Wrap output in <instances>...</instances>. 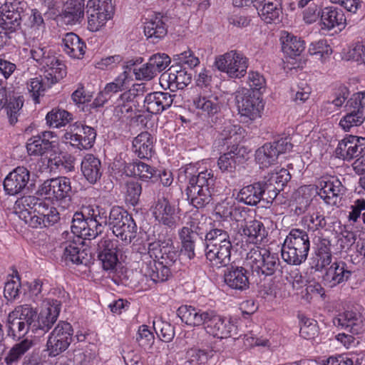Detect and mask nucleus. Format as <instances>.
<instances>
[{
	"instance_id": "1",
	"label": "nucleus",
	"mask_w": 365,
	"mask_h": 365,
	"mask_svg": "<svg viewBox=\"0 0 365 365\" xmlns=\"http://www.w3.org/2000/svg\"><path fill=\"white\" fill-rule=\"evenodd\" d=\"M187 182L185 194L190 204L200 209L205 207L212 200L215 178L212 170L197 172L194 167H186L180 173L179 178H183Z\"/></svg>"
},
{
	"instance_id": "2",
	"label": "nucleus",
	"mask_w": 365,
	"mask_h": 365,
	"mask_svg": "<svg viewBox=\"0 0 365 365\" xmlns=\"http://www.w3.org/2000/svg\"><path fill=\"white\" fill-rule=\"evenodd\" d=\"M11 317L9 313L7 319V334L14 339H18V341L5 354L4 361L6 365H16L34 346V342L28 338L20 340L31 329L24 322Z\"/></svg>"
},
{
	"instance_id": "3",
	"label": "nucleus",
	"mask_w": 365,
	"mask_h": 365,
	"mask_svg": "<svg viewBox=\"0 0 365 365\" xmlns=\"http://www.w3.org/2000/svg\"><path fill=\"white\" fill-rule=\"evenodd\" d=\"M310 240L304 230L292 228L287 235L281 252L284 262L291 265H300L308 257Z\"/></svg>"
},
{
	"instance_id": "4",
	"label": "nucleus",
	"mask_w": 365,
	"mask_h": 365,
	"mask_svg": "<svg viewBox=\"0 0 365 365\" xmlns=\"http://www.w3.org/2000/svg\"><path fill=\"white\" fill-rule=\"evenodd\" d=\"M108 227L113 235L125 244L130 243L137 235L138 227L133 217L123 208L115 206L108 215Z\"/></svg>"
},
{
	"instance_id": "5",
	"label": "nucleus",
	"mask_w": 365,
	"mask_h": 365,
	"mask_svg": "<svg viewBox=\"0 0 365 365\" xmlns=\"http://www.w3.org/2000/svg\"><path fill=\"white\" fill-rule=\"evenodd\" d=\"M247 259L252 271L259 276L273 275L280 264L279 257L276 253H272L269 250L259 247L250 250L247 255Z\"/></svg>"
},
{
	"instance_id": "6",
	"label": "nucleus",
	"mask_w": 365,
	"mask_h": 365,
	"mask_svg": "<svg viewBox=\"0 0 365 365\" xmlns=\"http://www.w3.org/2000/svg\"><path fill=\"white\" fill-rule=\"evenodd\" d=\"M215 66L232 78H240L247 73L248 58L240 51L232 50L216 58Z\"/></svg>"
},
{
	"instance_id": "7",
	"label": "nucleus",
	"mask_w": 365,
	"mask_h": 365,
	"mask_svg": "<svg viewBox=\"0 0 365 365\" xmlns=\"http://www.w3.org/2000/svg\"><path fill=\"white\" fill-rule=\"evenodd\" d=\"M96 138V131L93 128L76 122L67 128L63 141L78 149L88 150L93 147Z\"/></svg>"
},
{
	"instance_id": "8",
	"label": "nucleus",
	"mask_w": 365,
	"mask_h": 365,
	"mask_svg": "<svg viewBox=\"0 0 365 365\" xmlns=\"http://www.w3.org/2000/svg\"><path fill=\"white\" fill-rule=\"evenodd\" d=\"M62 236L67 240L63 244L65 260L77 265L88 266L91 262L92 255L90 249L86 247L83 239L71 237L67 231L63 232Z\"/></svg>"
},
{
	"instance_id": "9",
	"label": "nucleus",
	"mask_w": 365,
	"mask_h": 365,
	"mask_svg": "<svg viewBox=\"0 0 365 365\" xmlns=\"http://www.w3.org/2000/svg\"><path fill=\"white\" fill-rule=\"evenodd\" d=\"M59 219V213L56 208L49 206L42 199H40L36 207H34L32 216L29 212H23V220L33 228L52 226Z\"/></svg>"
},
{
	"instance_id": "10",
	"label": "nucleus",
	"mask_w": 365,
	"mask_h": 365,
	"mask_svg": "<svg viewBox=\"0 0 365 365\" xmlns=\"http://www.w3.org/2000/svg\"><path fill=\"white\" fill-rule=\"evenodd\" d=\"M61 309V302L56 299H46L43 302V308L40 313L37 314L34 334L38 336L48 332L53 326L59 316Z\"/></svg>"
},
{
	"instance_id": "11",
	"label": "nucleus",
	"mask_w": 365,
	"mask_h": 365,
	"mask_svg": "<svg viewBox=\"0 0 365 365\" xmlns=\"http://www.w3.org/2000/svg\"><path fill=\"white\" fill-rule=\"evenodd\" d=\"M73 329L70 323L58 322L49 335L47 349L50 356H56L66 351L73 340Z\"/></svg>"
},
{
	"instance_id": "12",
	"label": "nucleus",
	"mask_w": 365,
	"mask_h": 365,
	"mask_svg": "<svg viewBox=\"0 0 365 365\" xmlns=\"http://www.w3.org/2000/svg\"><path fill=\"white\" fill-rule=\"evenodd\" d=\"M204 224L197 222L193 219L190 222V227H182L178 232L179 239L181 243L180 252L190 260L196 256L195 236H198L203 242L205 235L207 230H205Z\"/></svg>"
},
{
	"instance_id": "13",
	"label": "nucleus",
	"mask_w": 365,
	"mask_h": 365,
	"mask_svg": "<svg viewBox=\"0 0 365 365\" xmlns=\"http://www.w3.org/2000/svg\"><path fill=\"white\" fill-rule=\"evenodd\" d=\"M143 252L149 253L151 257L171 267L178 260L179 252L174 246L171 238L150 242L148 248L143 247Z\"/></svg>"
},
{
	"instance_id": "14",
	"label": "nucleus",
	"mask_w": 365,
	"mask_h": 365,
	"mask_svg": "<svg viewBox=\"0 0 365 365\" xmlns=\"http://www.w3.org/2000/svg\"><path fill=\"white\" fill-rule=\"evenodd\" d=\"M204 329L207 334L214 337L227 339L236 334L237 327L230 319L210 309Z\"/></svg>"
},
{
	"instance_id": "15",
	"label": "nucleus",
	"mask_w": 365,
	"mask_h": 365,
	"mask_svg": "<svg viewBox=\"0 0 365 365\" xmlns=\"http://www.w3.org/2000/svg\"><path fill=\"white\" fill-rule=\"evenodd\" d=\"M58 147V137L52 131H43L31 137L26 143L30 155L42 156L49 152H56Z\"/></svg>"
},
{
	"instance_id": "16",
	"label": "nucleus",
	"mask_w": 365,
	"mask_h": 365,
	"mask_svg": "<svg viewBox=\"0 0 365 365\" xmlns=\"http://www.w3.org/2000/svg\"><path fill=\"white\" fill-rule=\"evenodd\" d=\"M141 272L155 283L167 281L171 276L170 267L151 257L149 253L140 252Z\"/></svg>"
},
{
	"instance_id": "17",
	"label": "nucleus",
	"mask_w": 365,
	"mask_h": 365,
	"mask_svg": "<svg viewBox=\"0 0 365 365\" xmlns=\"http://www.w3.org/2000/svg\"><path fill=\"white\" fill-rule=\"evenodd\" d=\"M192 103L198 113L205 118H212L221 111L223 106L221 97L211 91L204 90L193 98Z\"/></svg>"
},
{
	"instance_id": "18",
	"label": "nucleus",
	"mask_w": 365,
	"mask_h": 365,
	"mask_svg": "<svg viewBox=\"0 0 365 365\" xmlns=\"http://www.w3.org/2000/svg\"><path fill=\"white\" fill-rule=\"evenodd\" d=\"M29 170L23 166H19L10 172L4 180V189L9 195L26 193L29 191Z\"/></svg>"
},
{
	"instance_id": "19",
	"label": "nucleus",
	"mask_w": 365,
	"mask_h": 365,
	"mask_svg": "<svg viewBox=\"0 0 365 365\" xmlns=\"http://www.w3.org/2000/svg\"><path fill=\"white\" fill-rule=\"evenodd\" d=\"M365 152V138L346 135L339 142L335 153L337 158L346 161L358 159Z\"/></svg>"
},
{
	"instance_id": "20",
	"label": "nucleus",
	"mask_w": 365,
	"mask_h": 365,
	"mask_svg": "<svg viewBox=\"0 0 365 365\" xmlns=\"http://www.w3.org/2000/svg\"><path fill=\"white\" fill-rule=\"evenodd\" d=\"M237 98L238 110L241 115L252 120L260 116L264 104L259 93H255L250 91H245L242 96H237Z\"/></svg>"
},
{
	"instance_id": "21",
	"label": "nucleus",
	"mask_w": 365,
	"mask_h": 365,
	"mask_svg": "<svg viewBox=\"0 0 365 365\" xmlns=\"http://www.w3.org/2000/svg\"><path fill=\"white\" fill-rule=\"evenodd\" d=\"M145 92V86L142 83H136L121 93L114 108L115 115L120 118L121 115L133 113V107L138 103V98L143 96Z\"/></svg>"
},
{
	"instance_id": "22",
	"label": "nucleus",
	"mask_w": 365,
	"mask_h": 365,
	"mask_svg": "<svg viewBox=\"0 0 365 365\" xmlns=\"http://www.w3.org/2000/svg\"><path fill=\"white\" fill-rule=\"evenodd\" d=\"M39 191L41 195L56 198L58 200L70 199L73 192L71 180L66 177H59L46 180L41 185Z\"/></svg>"
},
{
	"instance_id": "23",
	"label": "nucleus",
	"mask_w": 365,
	"mask_h": 365,
	"mask_svg": "<svg viewBox=\"0 0 365 365\" xmlns=\"http://www.w3.org/2000/svg\"><path fill=\"white\" fill-rule=\"evenodd\" d=\"M192 76V73L187 70V67L173 64L162 75V80H165L168 88L174 92L187 87L191 83Z\"/></svg>"
},
{
	"instance_id": "24",
	"label": "nucleus",
	"mask_w": 365,
	"mask_h": 365,
	"mask_svg": "<svg viewBox=\"0 0 365 365\" xmlns=\"http://www.w3.org/2000/svg\"><path fill=\"white\" fill-rule=\"evenodd\" d=\"M153 215L160 223L171 229L176 227L180 218L175 205L165 197L158 200L153 206Z\"/></svg>"
},
{
	"instance_id": "25",
	"label": "nucleus",
	"mask_w": 365,
	"mask_h": 365,
	"mask_svg": "<svg viewBox=\"0 0 365 365\" xmlns=\"http://www.w3.org/2000/svg\"><path fill=\"white\" fill-rule=\"evenodd\" d=\"M175 97L168 92H152L145 96L143 107L149 113L159 115L171 107Z\"/></svg>"
},
{
	"instance_id": "26",
	"label": "nucleus",
	"mask_w": 365,
	"mask_h": 365,
	"mask_svg": "<svg viewBox=\"0 0 365 365\" xmlns=\"http://www.w3.org/2000/svg\"><path fill=\"white\" fill-rule=\"evenodd\" d=\"M322 276L323 282L330 287L342 284L349 279L352 272L342 260L335 261L329 264Z\"/></svg>"
},
{
	"instance_id": "27",
	"label": "nucleus",
	"mask_w": 365,
	"mask_h": 365,
	"mask_svg": "<svg viewBox=\"0 0 365 365\" xmlns=\"http://www.w3.org/2000/svg\"><path fill=\"white\" fill-rule=\"evenodd\" d=\"M167 19L160 13L155 14L144 23V33L153 44L158 43L168 34Z\"/></svg>"
},
{
	"instance_id": "28",
	"label": "nucleus",
	"mask_w": 365,
	"mask_h": 365,
	"mask_svg": "<svg viewBox=\"0 0 365 365\" xmlns=\"http://www.w3.org/2000/svg\"><path fill=\"white\" fill-rule=\"evenodd\" d=\"M248 271L243 267L231 264L224 273V282L231 289L244 291L249 288Z\"/></svg>"
},
{
	"instance_id": "29",
	"label": "nucleus",
	"mask_w": 365,
	"mask_h": 365,
	"mask_svg": "<svg viewBox=\"0 0 365 365\" xmlns=\"http://www.w3.org/2000/svg\"><path fill=\"white\" fill-rule=\"evenodd\" d=\"M333 323L338 327L348 329L352 334H359L365 327V321L361 314L354 311H345L339 314L333 319Z\"/></svg>"
},
{
	"instance_id": "30",
	"label": "nucleus",
	"mask_w": 365,
	"mask_h": 365,
	"mask_svg": "<svg viewBox=\"0 0 365 365\" xmlns=\"http://www.w3.org/2000/svg\"><path fill=\"white\" fill-rule=\"evenodd\" d=\"M19 3H6L1 6L0 12L1 16L0 17V27L2 29H6L10 33L16 31L21 25V12L19 11Z\"/></svg>"
},
{
	"instance_id": "31",
	"label": "nucleus",
	"mask_w": 365,
	"mask_h": 365,
	"mask_svg": "<svg viewBox=\"0 0 365 365\" xmlns=\"http://www.w3.org/2000/svg\"><path fill=\"white\" fill-rule=\"evenodd\" d=\"M331 242L326 238L319 239L314 255L311 258L312 269L322 272L331 263Z\"/></svg>"
},
{
	"instance_id": "32",
	"label": "nucleus",
	"mask_w": 365,
	"mask_h": 365,
	"mask_svg": "<svg viewBox=\"0 0 365 365\" xmlns=\"http://www.w3.org/2000/svg\"><path fill=\"white\" fill-rule=\"evenodd\" d=\"M202 245V248L197 247V252L217 249L220 246H232L228 232L220 228H212L206 232Z\"/></svg>"
},
{
	"instance_id": "33",
	"label": "nucleus",
	"mask_w": 365,
	"mask_h": 365,
	"mask_svg": "<svg viewBox=\"0 0 365 365\" xmlns=\"http://www.w3.org/2000/svg\"><path fill=\"white\" fill-rule=\"evenodd\" d=\"M240 235L247 238V241L252 244L261 243L267 235L264 224L257 220L245 221L239 227Z\"/></svg>"
},
{
	"instance_id": "34",
	"label": "nucleus",
	"mask_w": 365,
	"mask_h": 365,
	"mask_svg": "<svg viewBox=\"0 0 365 365\" xmlns=\"http://www.w3.org/2000/svg\"><path fill=\"white\" fill-rule=\"evenodd\" d=\"M262 21L267 24L279 22L282 17V0H265L255 5Z\"/></svg>"
},
{
	"instance_id": "35",
	"label": "nucleus",
	"mask_w": 365,
	"mask_h": 365,
	"mask_svg": "<svg viewBox=\"0 0 365 365\" xmlns=\"http://www.w3.org/2000/svg\"><path fill=\"white\" fill-rule=\"evenodd\" d=\"M81 170L86 180L94 185L100 180L103 170L98 158L93 154H87L81 161Z\"/></svg>"
},
{
	"instance_id": "36",
	"label": "nucleus",
	"mask_w": 365,
	"mask_h": 365,
	"mask_svg": "<svg viewBox=\"0 0 365 365\" xmlns=\"http://www.w3.org/2000/svg\"><path fill=\"white\" fill-rule=\"evenodd\" d=\"M322 29L330 31L336 27L341 30L346 25V17L343 11L338 7L324 8L321 14Z\"/></svg>"
},
{
	"instance_id": "37",
	"label": "nucleus",
	"mask_w": 365,
	"mask_h": 365,
	"mask_svg": "<svg viewBox=\"0 0 365 365\" xmlns=\"http://www.w3.org/2000/svg\"><path fill=\"white\" fill-rule=\"evenodd\" d=\"M209 310H202L190 305H182L177 310L178 316L186 324L198 327L205 326Z\"/></svg>"
},
{
	"instance_id": "38",
	"label": "nucleus",
	"mask_w": 365,
	"mask_h": 365,
	"mask_svg": "<svg viewBox=\"0 0 365 365\" xmlns=\"http://www.w3.org/2000/svg\"><path fill=\"white\" fill-rule=\"evenodd\" d=\"M320 185L318 194L329 205H336L337 198H341L345 192V187L338 179L322 180Z\"/></svg>"
},
{
	"instance_id": "39",
	"label": "nucleus",
	"mask_w": 365,
	"mask_h": 365,
	"mask_svg": "<svg viewBox=\"0 0 365 365\" xmlns=\"http://www.w3.org/2000/svg\"><path fill=\"white\" fill-rule=\"evenodd\" d=\"M24 100L21 96L7 98V93L5 88H0V108L5 107L9 122L11 125H14L18 121V117L20 115V110L23 106Z\"/></svg>"
},
{
	"instance_id": "40",
	"label": "nucleus",
	"mask_w": 365,
	"mask_h": 365,
	"mask_svg": "<svg viewBox=\"0 0 365 365\" xmlns=\"http://www.w3.org/2000/svg\"><path fill=\"white\" fill-rule=\"evenodd\" d=\"M61 46L63 51L74 58H82L85 54V42L73 32L66 33L62 38Z\"/></svg>"
},
{
	"instance_id": "41",
	"label": "nucleus",
	"mask_w": 365,
	"mask_h": 365,
	"mask_svg": "<svg viewBox=\"0 0 365 365\" xmlns=\"http://www.w3.org/2000/svg\"><path fill=\"white\" fill-rule=\"evenodd\" d=\"M263 190L261 184L256 182L242 187L237 193L236 199L245 205L255 206L260 201H264L262 195Z\"/></svg>"
},
{
	"instance_id": "42",
	"label": "nucleus",
	"mask_w": 365,
	"mask_h": 365,
	"mask_svg": "<svg viewBox=\"0 0 365 365\" xmlns=\"http://www.w3.org/2000/svg\"><path fill=\"white\" fill-rule=\"evenodd\" d=\"M133 149L139 158H150L153 153V135L147 131L138 134L133 140Z\"/></svg>"
},
{
	"instance_id": "43",
	"label": "nucleus",
	"mask_w": 365,
	"mask_h": 365,
	"mask_svg": "<svg viewBox=\"0 0 365 365\" xmlns=\"http://www.w3.org/2000/svg\"><path fill=\"white\" fill-rule=\"evenodd\" d=\"M84 0H70L64 5L63 18L68 24L80 23L84 17Z\"/></svg>"
},
{
	"instance_id": "44",
	"label": "nucleus",
	"mask_w": 365,
	"mask_h": 365,
	"mask_svg": "<svg viewBox=\"0 0 365 365\" xmlns=\"http://www.w3.org/2000/svg\"><path fill=\"white\" fill-rule=\"evenodd\" d=\"M128 175L138 176L143 181H148L157 176L158 170L143 162L135 160L125 166Z\"/></svg>"
},
{
	"instance_id": "45",
	"label": "nucleus",
	"mask_w": 365,
	"mask_h": 365,
	"mask_svg": "<svg viewBox=\"0 0 365 365\" xmlns=\"http://www.w3.org/2000/svg\"><path fill=\"white\" fill-rule=\"evenodd\" d=\"M238 148L232 145L230 150L221 155L217 160V166L222 173H232L241 161Z\"/></svg>"
},
{
	"instance_id": "46",
	"label": "nucleus",
	"mask_w": 365,
	"mask_h": 365,
	"mask_svg": "<svg viewBox=\"0 0 365 365\" xmlns=\"http://www.w3.org/2000/svg\"><path fill=\"white\" fill-rule=\"evenodd\" d=\"M232 246L218 247L217 249H209L202 251L206 259L210 262L212 267L220 268L230 264L231 261V250Z\"/></svg>"
},
{
	"instance_id": "47",
	"label": "nucleus",
	"mask_w": 365,
	"mask_h": 365,
	"mask_svg": "<svg viewBox=\"0 0 365 365\" xmlns=\"http://www.w3.org/2000/svg\"><path fill=\"white\" fill-rule=\"evenodd\" d=\"M44 71L43 76L45 80L48 81V85H53L63 78L66 75V67L65 64L54 56V61L48 63L47 66L41 68Z\"/></svg>"
},
{
	"instance_id": "48",
	"label": "nucleus",
	"mask_w": 365,
	"mask_h": 365,
	"mask_svg": "<svg viewBox=\"0 0 365 365\" xmlns=\"http://www.w3.org/2000/svg\"><path fill=\"white\" fill-rule=\"evenodd\" d=\"M304 48V41L300 37L289 33H286V36L282 37V49L289 57L294 58L299 56Z\"/></svg>"
},
{
	"instance_id": "49",
	"label": "nucleus",
	"mask_w": 365,
	"mask_h": 365,
	"mask_svg": "<svg viewBox=\"0 0 365 365\" xmlns=\"http://www.w3.org/2000/svg\"><path fill=\"white\" fill-rule=\"evenodd\" d=\"M11 313V317L17 318L31 329L34 333V327H33L36 319L37 317V310L29 304H23L17 306Z\"/></svg>"
},
{
	"instance_id": "50",
	"label": "nucleus",
	"mask_w": 365,
	"mask_h": 365,
	"mask_svg": "<svg viewBox=\"0 0 365 365\" xmlns=\"http://www.w3.org/2000/svg\"><path fill=\"white\" fill-rule=\"evenodd\" d=\"M272 146L267 143L256 150L255 160L261 168H267L277 161L278 155Z\"/></svg>"
},
{
	"instance_id": "51",
	"label": "nucleus",
	"mask_w": 365,
	"mask_h": 365,
	"mask_svg": "<svg viewBox=\"0 0 365 365\" xmlns=\"http://www.w3.org/2000/svg\"><path fill=\"white\" fill-rule=\"evenodd\" d=\"M30 54L31 58L41 68L54 61V55L51 50L43 44L33 45L30 49Z\"/></svg>"
},
{
	"instance_id": "52",
	"label": "nucleus",
	"mask_w": 365,
	"mask_h": 365,
	"mask_svg": "<svg viewBox=\"0 0 365 365\" xmlns=\"http://www.w3.org/2000/svg\"><path fill=\"white\" fill-rule=\"evenodd\" d=\"M38 202H40V198L35 196H23L19 198L15 202V212L18 214L19 218L23 220V212H29V214H31V216H32L34 207H36Z\"/></svg>"
},
{
	"instance_id": "53",
	"label": "nucleus",
	"mask_w": 365,
	"mask_h": 365,
	"mask_svg": "<svg viewBox=\"0 0 365 365\" xmlns=\"http://www.w3.org/2000/svg\"><path fill=\"white\" fill-rule=\"evenodd\" d=\"M71 119V114L68 111L60 109L53 108L46 116V120L49 126L59 128L67 124Z\"/></svg>"
},
{
	"instance_id": "54",
	"label": "nucleus",
	"mask_w": 365,
	"mask_h": 365,
	"mask_svg": "<svg viewBox=\"0 0 365 365\" xmlns=\"http://www.w3.org/2000/svg\"><path fill=\"white\" fill-rule=\"evenodd\" d=\"M48 81L45 80V77L38 76L31 78L27 83V88L35 103H39L38 98L44 94L47 88L51 87L52 85H48Z\"/></svg>"
},
{
	"instance_id": "55",
	"label": "nucleus",
	"mask_w": 365,
	"mask_h": 365,
	"mask_svg": "<svg viewBox=\"0 0 365 365\" xmlns=\"http://www.w3.org/2000/svg\"><path fill=\"white\" fill-rule=\"evenodd\" d=\"M346 114L341 118L339 125L344 131H349L351 128L361 125L365 120L364 113L362 111L356 112L346 111Z\"/></svg>"
},
{
	"instance_id": "56",
	"label": "nucleus",
	"mask_w": 365,
	"mask_h": 365,
	"mask_svg": "<svg viewBox=\"0 0 365 365\" xmlns=\"http://www.w3.org/2000/svg\"><path fill=\"white\" fill-rule=\"evenodd\" d=\"M142 193V185L138 181L130 180L125 183V200L132 206L138 204Z\"/></svg>"
},
{
	"instance_id": "57",
	"label": "nucleus",
	"mask_w": 365,
	"mask_h": 365,
	"mask_svg": "<svg viewBox=\"0 0 365 365\" xmlns=\"http://www.w3.org/2000/svg\"><path fill=\"white\" fill-rule=\"evenodd\" d=\"M308 52L310 55L315 56L316 58L323 61L331 55L332 50L326 39H320L311 43Z\"/></svg>"
},
{
	"instance_id": "58",
	"label": "nucleus",
	"mask_w": 365,
	"mask_h": 365,
	"mask_svg": "<svg viewBox=\"0 0 365 365\" xmlns=\"http://www.w3.org/2000/svg\"><path fill=\"white\" fill-rule=\"evenodd\" d=\"M261 184L263 190L262 195L267 203H272L277 197L281 191L279 187L272 180V178L268 174L262 180L258 181Z\"/></svg>"
},
{
	"instance_id": "59",
	"label": "nucleus",
	"mask_w": 365,
	"mask_h": 365,
	"mask_svg": "<svg viewBox=\"0 0 365 365\" xmlns=\"http://www.w3.org/2000/svg\"><path fill=\"white\" fill-rule=\"evenodd\" d=\"M153 329L159 339L164 342L171 341L175 336L174 327L161 319L153 322Z\"/></svg>"
},
{
	"instance_id": "60",
	"label": "nucleus",
	"mask_w": 365,
	"mask_h": 365,
	"mask_svg": "<svg viewBox=\"0 0 365 365\" xmlns=\"http://www.w3.org/2000/svg\"><path fill=\"white\" fill-rule=\"evenodd\" d=\"M88 16V29L91 31H99L106 23L112 17L103 14V12H96L94 9H86Z\"/></svg>"
},
{
	"instance_id": "61",
	"label": "nucleus",
	"mask_w": 365,
	"mask_h": 365,
	"mask_svg": "<svg viewBox=\"0 0 365 365\" xmlns=\"http://www.w3.org/2000/svg\"><path fill=\"white\" fill-rule=\"evenodd\" d=\"M104 230V225L102 222H98L96 217L89 212L87 217V221L86 225V230L83 231V240L84 239H95L98 235H101Z\"/></svg>"
},
{
	"instance_id": "62",
	"label": "nucleus",
	"mask_w": 365,
	"mask_h": 365,
	"mask_svg": "<svg viewBox=\"0 0 365 365\" xmlns=\"http://www.w3.org/2000/svg\"><path fill=\"white\" fill-rule=\"evenodd\" d=\"M247 83L248 84L250 91L255 93H259L262 95L266 88V80L263 75L257 71H250L247 79Z\"/></svg>"
},
{
	"instance_id": "63",
	"label": "nucleus",
	"mask_w": 365,
	"mask_h": 365,
	"mask_svg": "<svg viewBox=\"0 0 365 365\" xmlns=\"http://www.w3.org/2000/svg\"><path fill=\"white\" fill-rule=\"evenodd\" d=\"M188 362L190 365H199L206 363L213 356L212 350L191 349L187 352Z\"/></svg>"
},
{
	"instance_id": "64",
	"label": "nucleus",
	"mask_w": 365,
	"mask_h": 365,
	"mask_svg": "<svg viewBox=\"0 0 365 365\" xmlns=\"http://www.w3.org/2000/svg\"><path fill=\"white\" fill-rule=\"evenodd\" d=\"M87 217L83 212H76L73 214L71 225V234H73L71 237L83 239V231L86 230Z\"/></svg>"
}]
</instances>
